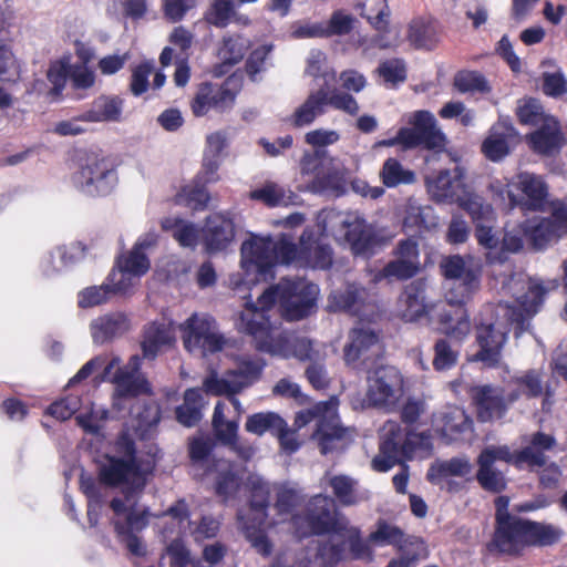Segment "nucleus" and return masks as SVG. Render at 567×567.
<instances>
[{
    "label": "nucleus",
    "instance_id": "15",
    "mask_svg": "<svg viewBox=\"0 0 567 567\" xmlns=\"http://www.w3.org/2000/svg\"><path fill=\"white\" fill-rule=\"evenodd\" d=\"M409 125L401 127L404 150L421 147L426 151H441L444 148L446 137L437 127V122L430 111H415L409 118Z\"/></svg>",
    "mask_w": 567,
    "mask_h": 567
},
{
    "label": "nucleus",
    "instance_id": "27",
    "mask_svg": "<svg viewBox=\"0 0 567 567\" xmlns=\"http://www.w3.org/2000/svg\"><path fill=\"white\" fill-rule=\"evenodd\" d=\"M429 194L436 203H458L464 187L463 175L458 168L442 169L433 177H426Z\"/></svg>",
    "mask_w": 567,
    "mask_h": 567
},
{
    "label": "nucleus",
    "instance_id": "57",
    "mask_svg": "<svg viewBox=\"0 0 567 567\" xmlns=\"http://www.w3.org/2000/svg\"><path fill=\"white\" fill-rule=\"evenodd\" d=\"M471 463L466 458L452 457L449 461L432 465L426 474L431 483L447 476H465L471 472Z\"/></svg>",
    "mask_w": 567,
    "mask_h": 567
},
{
    "label": "nucleus",
    "instance_id": "56",
    "mask_svg": "<svg viewBox=\"0 0 567 567\" xmlns=\"http://www.w3.org/2000/svg\"><path fill=\"white\" fill-rule=\"evenodd\" d=\"M162 228L166 231H173V238L182 247L195 248L198 240V233L192 223H184L181 218H165L162 221Z\"/></svg>",
    "mask_w": 567,
    "mask_h": 567
},
{
    "label": "nucleus",
    "instance_id": "14",
    "mask_svg": "<svg viewBox=\"0 0 567 567\" xmlns=\"http://www.w3.org/2000/svg\"><path fill=\"white\" fill-rule=\"evenodd\" d=\"M558 279H529L527 290L517 299V306L508 307L509 320L518 337L530 327V320L544 306L546 296L559 287Z\"/></svg>",
    "mask_w": 567,
    "mask_h": 567
},
{
    "label": "nucleus",
    "instance_id": "2",
    "mask_svg": "<svg viewBox=\"0 0 567 567\" xmlns=\"http://www.w3.org/2000/svg\"><path fill=\"white\" fill-rule=\"evenodd\" d=\"M440 270L444 278L461 281V298L450 299V309L441 312L439 317L441 331L461 343L471 332V320L465 302L480 288L482 267L474 265L472 258L466 262L461 255H450L442 258Z\"/></svg>",
    "mask_w": 567,
    "mask_h": 567
},
{
    "label": "nucleus",
    "instance_id": "29",
    "mask_svg": "<svg viewBox=\"0 0 567 567\" xmlns=\"http://www.w3.org/2000/svg\"><path fill=\"white\" fill-rule=\"evenodd\" d=\"M425 289L426 284L423 279L414 280L404 287L399 298L401 317L404 321H417L427 313Z\"/></svg>",
    "mask_w": 567,
    "mask_h": 567
},
{
    "label": "nucleus",
    "instance_id": "39",
    "mask_svg": "<svg viewBox=\"0 0 567 567\" xmlns=\"http://www.w3.org/2000/svg\"><path fill=\"white\" fill-rule=\"evenodd\" d=\"M326 112V87L321 86L311 92L306 101L296 109L291 116V124L295 127L310 125L315 120Z\"/></svg>",
    "mask_w": 567,
    "mask_h": 567
},
{
    "label": "nucleus",
    "instance_id": "3",
    "mask_svg": "<svg viewBox=\"0 0 567 567\" xmlns=\"http://www.w3.org/2000/svg\"><path fill=\"white\" fill-rule=\"evenodd\" d=\"M116 450L123 456L105 454L104 462L97 468V478L107 487H122L124 497L128 501L144 491L153 465L137 457L136 444L127 435H122L116 441Z\"/></svg>",
    "mask_w": 567,
    "mask_h": 567
},
{
    "label": "nucleus",
    "instance_id": "55",
    "mask_svg": "<svg viewBox=\"0 0 567 567\" xmlns=\"http://www.w3.org/2000/svg\"><path fill=\"white\" fill-rule=\"evenodd\" d=\"M239 524L245 538L251 544V547L262 557L270 556L272 544L265 532L266 524L250 520L239 522Z\"/></svg>",
    "mask_w": 567,
    "mask_h": 567
},
{
    "label": "nucleus",
    "instance_id": "50",
    "mask_svg": "<svg viewBox=\"0 0 567 567\" xmlns=\"http://www.w3.org/2000/svg\"><path fill=\"white\" fill-rule=\"evenodd\" d=\"M457 204L468 214L475 227L478 224L495 221V213L492 205L485 203L481 196L467 194Z\"/></svg>",
    "mask_w": 567,
    "mask_h": 567
},
{
    "label": "nucleus",
    "instance_id": "4",
    "mask_svg": "<svg viewBox=\"0 0 567 567\" xmlns=\"http://www.w3.org/2000/svg\"><path fill=\"white\" fill-rule=\"evenodd\" d=\"M316 429L311 434L322 455L333 452L338 444L350 440L349 429L343 426L338 414V400L331 398L299 411L293 421L295 430H300L311 422Z\"/></svg>",
    "mask_w": 567,
    "mask_h": 567
},
{
    "label": "nucleus",
    "instance_id": "44",
    "mask_svg": "<svg viewBox=\"0 0 567 567\" xmlns=\"http://www.w3.org/2000/svg\"><path fill=\"white\" fill-rule=\"evenodd\" d=\"M203 395L198 389H187L184 394V403L175 410L176 420L186 427L197 425L202 417Z\"/></svg>",
    "mask_w": 567,
    "mask_h": 567
},
{
    "label": "nucleus",
    "instance_id": "21",
    "mask_svg": "<svg viewBox=\"0 0 567 567\" xmlns=\"http://www.w3.org/2000/svg\"><path fill=\"white\" fill-rule=\"evenodd\" d=\"M517 189L522 197L508 193L509 206L523 212H544L549 196V187L543 176L523 172L517 175Z\"/></svg>",
    "mask_w": 567,
    "mask_h": 567
},
{
    "label": "nucleus",
    "instance_id": "47",
    "mask_svg": "<svg viewBox=\"0 0 567 567\" xmlns=\"http://www.w3.org/2000/svg\"><path fill=\"white\" fill-rule=\"evenodd\" d=\"M380 178L385 187L394 188L402 184H413L415 174L413 171L404 168L398 158L389 157L382 165Z\"/></svg>",
    "mask_w": 567,
    "mask_h": 567
},
{
    "label": "nucleus",
    "instance_id": "7",
    "mask_svg": "<svg viewBox=\"0 0 567 567\" xmlns=\"http://www.w3.org/2000/svg\"><path fill=\"white\" fill-rule=\"evenodd\" d=\"M243 274L230 277V286L234 290H240L241 286L249 287L261 280L272 277L274 240L270 237L252 236L243 243L240 248Z\"/></svg>",
    "mask_w": 567,
    "mask_h": 567
},
{
    "label": "nucleus",
    "instance_id": "45",
    "mask_svg": "<svg viewBox=\"0 0 567 567\" xmlns=\"http://www.w3.org/2000/svg\"><path fill=\"white\" fill-rule=\"evenodd\" d=\"M225 404L218 401L214 408L212 425L216 439L224 445L236 444L239 429V416L235 420L225 419Z\"/></svg>",
    "mask_w": 567,
    "mask_h": 567
},
{
    "label": "nucleus",
    "instance_id": "8",
    "mask_svg": "<svg viewBox=\"0 0 567 567\" xmlns=\"http://www.w3.org/2000/svg\"><path fill=\"white\" fill-rule=\"evenodd\" d=\"M72 181L87 196L105 197L115 189L118 176L110 158L91 153L80 159Z\"/></svg>",
    "mask_w": 567,
    "mask_h": 567
},
{
    "label": "nucleus",
    "instance_id": "28",
    "mask_svg": "<svg viewBox=\"0 0 567 567\" xmlns=\"http://www.w3.org/2000/svg\"><path fill=\"white\" fill-rule=\"evenodd\" d=\"M530 148L540 155H551L558 152L565 142L560 124L556 117H548L547 122L526 136Z\"/></svg>",
    "mask_w": 567,
    "mask_h": 567
},
{
    "label": "nucleus",
    "instance_id": "46",
    "mask_svg": "<svg viewBox=\"0 0 567 567\" xmlns=\"http://www.w3.org/2000/svg\"><path fill=\"white\" fill-rule=\"evenodd\" d=\"M249 385L235 370L227 371L224 378L212 375L204 381L205 390L215 395H236Z\"/></svg>",
    "mask_w": 567,
    "mask_h": 567
},
{
    "label": "nucleus",
    "instance_id": "13",
    "mask_svg": "<svg viewBox=\"0 0 567 567\" xmlns=\"http://www.w3.org/2000/svg\"><path fill=\"white\" fill-rule=\"evenodd\" d=\"M319 287L305 279L284 278L281 316L286 321H300L318 308Z\"/></svg>",
    "mask_w": 567,
    "mask_h": 567
},
{
    "label": "nucleus",
    "instance_id": "59",
    "mask_svg": "<svg viewBox=\"0 0 567 567\" xmlns=\"http://www.w3.org/2000/svg\"><path fill=\"white\" fill-rule=\"evenodd\" d=\"M114 382L125 392V394L131 396L152 394V386L146 378L135 375L124 369H118L115 372Z\"/></svg>",
    "mask_w": 567,
    "mask_h": 567
},
{
    "label": "nucleus",
    "instance_id": "23",
    "mask_svg": "<svg viewBox=\"0 0 567 567\" xmlns=\"http://www.w3.org/2000/svg\"><path fill=\"white\" fill-rule=\"evenodd\" d=\"M235 224L228 216L215 213L205 219L202 243L208 254L225 251L235 239Z\"/></svg>",
    "mask_w": 567,
    "mask_h": 567
},
{
    "label": "nucleus",
    "instance_id": "32",
    "mask_svg": "<svg viewBox=\"0 0 567 567\" xmlns=\"http://www.w3.org/2000/svg\"><path fill=\"white\" fill-rule=\"evenodd\" d=\"M122 105L123 100L118 96L101 95L92 102L91 109L78 115V118L91 123L117 121Z\"/></svg>",
    "mask_w": 567,
    "mask_h": 567
},
{
    "label": "nucleus",
    "instance_id": "31",
    "mask_svg": "<svg viewBox=\"0 0 567 567\" xmlns=\"http://www.w3.org/2000/svg\"><path fill=\"white\" fill-rule=\"evenodd\" d=\"M270 488L264 482H254L249 491L248 509L239 511L238 522L250 520L266 524L268 518V507L270 504Z\"/></svg>",
    "mask_w": 567,
    "mask_h": 567
},
{
    "label": "nucleus",
    "instance_id": "54",
    "mask_svg": "<svg viewBox=\"0 0 567 567\" xmlns=\"http://www.w3.org/2000/svg\"><path fill=\"white\" fill-rule=\"evenodd\" d=\"M474 235L477 244L486 250L485 257L488 264L504 262V255L497 251L501 246L498 237L493 231V223L478 224Z\"/></svg>",
    "mask_w": 567,
    "mask_h": 567
},
{
    "label": "nucleus",
    "instance_id": "53",
    "mask_svg": "<svg viewBox=\"0 0 567 567\" xmlns=\"http://www.w3.org/2000/svg\"><path fill=\"white\" fill-rule=\"evenodd\" d=\"M515 114L522 125L539 126L547 122L548 117H554L547 114L543 104L535 97L523 99L518 102Z\"/></svg>",
    "mask_w": 567,
    "mask_h": 567
},
{
    "label": "nucleus",
    "instance_id": "41",
    "mask_svg": "<svg viewBox=\"0 0 567 567\" xmlns=\"http://www.w3.org/2000/svg\"><path fill=\"white\" fill-rule=\"evenodd\" d=\"M346 240L355 256H369L373 252L375 236L364 220H355L348 225Z\"/></svg>",
    "mask_w": 567,
    "mask_h": 567
},
{
    "label": "nucleus",
    "instance_id": "12",
    "mask_svg": "<svg viewBox=\"0 0 567 567\" xmlns=\"http://www.w3.org/2000/svg\"><path fill=\"white\" fill-rule=\"evenodd\" d=\"M181 329L184 347L189 352L214 354L221 351L226 344V339L218 332L217 322L212 316L193 313Z\"/></svg>",
    "mask_w": 567,
    "mask_h": 567
},
{
    "label": "nucleus",
    "instance_id": "20",
    "mask_svg": "<svg viewBox=\"0 0 567 567\" xmlns=\"http://www.w3.org/2000/svg\"><path fill=\"white\" fill-rule=\"evenodd\" d=\"M392 254L394 259L379 271L378 279L408 280L420 271V249L414 238L399 240Z\"/></svg>",
    "mask_w": 567,
    "mask_h": 567
},
{
    "label": "nucleus",
    "instance_id": "18",
    "mask_svg": "<svg viewBox=\"0 0 567 567\" xmlns=\"http://www.w3.org/2000/svg\"><path fill=\"white\" fill-rule=\"evenodd\" d=\"M368 380L367 399L372 406L393 405L403 393V377L394 367L381 365Z\"/></svg>",
    "mask_w": 567,
    "mask_h": 567
},
{
    "label": "nucleus",
    "instance_id": "43",
    "mask_svg": "<svg viewBox=\"0 0 567 567\" xmlns=\"http://www.w3.org/2000/svg\"><path fill=\"white\" fill-rule=\"evenodd\" d=\"M453 87L461 94H481L491 93L492 86L486 76L476 70H460L454 74Z\"/></svg>",
    "mask_w": 567,
    "mask_h": 567
},
{
    "label": "nucleus",
    "instance_id": "49",
    "mask_svg": "<svg viewBox=\"0 0 567 567\" xmlns=\"http://www.w3.org/2000/svg\"><path fill=\"white\" fill-rule=\"evenodd\" d=\"M284 421L285 420L276 412H258L247 417L245 430L258 436L267 432L276 436L278 430H282Z\"/></svg>",
    "mask_w": 567,
    "mask_h": 567
},
{
    "label": "nucleus",
    "instance_id": "60",
    "mask_svg": "<svg viewBox=\"0 0 567 567\" xmlns=\"http://www.w3.org/2000/svg\"><path fill=\"white\" fill-rule=\"evenodd\" d=\"M408 40L415 49L431 50L436 43L433 27L421 19H415L410 23Z\"/></svg>",
    "mask_w": 567,
    "mask_h": 567
},
{
    "label": "nucleus",
    "instance_id": "61",
    "mask_svg": "<svg viewBox=\"0 0 567 567\" xmlns=\"http://www.w3.org/2000/svg\"><path fill=\"white\" fill-rule=\"evenodd\" d=\"M249 198L260 202L267 207L287 206L286 190L276 183L267 182L249 193Z\"/></svg>",
    "mask_w": 567,
    "mask_h": 567
},
{
    "label": "nucleus",
    "instance_id": "38",
    "mask_svg": "<svg viewBox=\"0 0 567 567\" xmlns=\"http://www.w3.org/2000/svg\"><path fill=\"white\" fill-rule=\"evenodd\" d=\"M477 471L475 480L480 487L491 494H497L501 496L503 492L507 489L508 480L505 472L496 467V465L476 457Z\"/></svg>",
    "mask_w": 567,
    "mask_h": 567
},
{
    "label": "nucleus",
    "instance_id": "24",
    "mask_svg": "<svg viewBox=\"0 0 567 567\" xmlns=\"http://www.w3.org/2000/svg\"><path fill=\"white\" fill-rule=\"evenodd\" d=\"M300 264L312 269H330L333 264V250L313 228L307 227L300 236Z\"/></svg>",
    "mask_w": 567,
    "mask_h": 567
},
{
    "label": "nucleus",
    "instance_id": "30",
    "mask_svg": "<svg viewBox=\"0 0 567 567\" xmlns=\"http://www.w3.org/2000/svg\"><path fill=\"white\" fill-rule=\"evenodd\" d=\"M519 228L533 248L540 250L559 237L557 223L550 217H536L520 223Z\"/></svg>",
    "mask_w": 567,
    "mask_h": 567
},
{
    "label": "nucleus",
    "instance_id": "33",
    "mask_svg": "<svg viewBox=\"0 0 567 567\" xmlns=\"http://www.w3.org/2000/svg\"><path fill=\"white\" fill-rule=\"evenodd\" d=\"M410 537L417 536L406 534L400 526L391 524L384 518H379L375 523L374 530L368 536V543L379 547L392 546L399 551V547H404Z\"/></svg>",
    "mask_w": 567,
    "mask_h": 567
},
{
    "label": "nucleus",
    "instance_id": "35",
    "mask_svg": "<svg viewBox=\"0 0 567 567\" xmlns=\"http://www.w3.org/2000/svg\"><path fill=\"white\" fill-rule=\"evenodd\" d=\"M511 384L514 389L509 391V401L514 403L522 396L537 399L544 393L543 373L536 369H529L520 375L513 377Z\"/></svg>",
    "mask_w": 567,
    "mask_h": 567
},
{
    "label": "nucleus",
    "instance_id": "40",
    "mask_svg": "<svg viewBox=\"0 0 567 567\" xmlns=\"http://www.w3.org/2000/svg\"><path fill=\"white\" fill-rule=\"evenodd\" d=\"M430 556L426 542L422 537H410L404 547H399L396 556L392 557L385 567H417Z\"/></svg>",
    "mask_w": 567,
    "mask_h": 567
},
{
    "label": "nucleus",
    "instance_id": "48",
    "mask_svg": "<svg viewBox=\"0 0 567 567\" xmlns=\"http://www.w3.org/2000/svg\"><path fill=\"white\" fill-rule=\"evenodd\" d=\"M361 16L380 33L390 32V9L386 0H365Z\"/></svg>",
    "mask_w": 567,
    "mask_h": 567
},
{
    "label": "nucleus",
    "instance_id": "36",
    "mask_svg": "<svg viewBox=\"0 0 567 567\" xmlns=\"http://www.w3.org/2000/svg\"><path fill=\"white\" fill-rule=\"evenodd\" d=\"M114 270L107 276L110 284L92 286L81 290L78 295V306L82 309L100 306L109 300L111 295L123 292L126 285L123 280L114 282Z\"/></svg>",
    "mask_w": 567,
    "mask_h": 567
},
{
    "label": "nucleus",
    "instance_id": "52",
    "mask_svg": "<svg viewBox=\"0 0 567 567\" xmlns=\"http://www.w3.org/2000/svg\"><path fill=\"white\" fill-rule=\"evenodd\" d=\"M207 185L194 178L190 185L182 187L176 195V203L193 210H204L210 199Z\"/></svg>",
    "mask_w": 567,
    "mask_h": 567
},
{
    "label": "nucleus",
    "instance_id": "16",
    "mask_svg": "<svg viewBox=\"0 0 567 567\" xmlns=\"http://www.w3.org/2000/svg\"><path fill=\"white\" fill-rule=\"evenodd\" d=\"M254 347L260 352L285 359L295 358L300 362L316 361L319 358L312 340L298 334L296 331H281L277 336H272V332H270L257 341Z\"/></svg>",
    "mask_w": 567,
    "mask_h": 567
},
{
    "label": "nucleus",
    "instance_id": "19",
    "mask_svg": "<svg viewBox=\"0 0 567 567\" xmlns=\"http://www.w3.org/2000/svg\"><path fill=\"white\" fill-rule=\"evenodd\" d=\"M470 395L475 406L476 417L483 423L503 419L514 403L509 401V392L506 394L503 386L495 384L472 386Z\"/></svg>",
    "mask_w": 567,
    "mask_h": 567
},
{
    "label": "nucleus",
    "instance_id": "37",
    "mask_svg": "<svg viewBox=\"0 0 567 567\" xmlns=\"http://www.w3.org/2000/svg\"><path fill=\"white\" fill-rule=\"evenodd\" d=\"M174 341L171 329L165 323L151 322L143 332L141 348L143 358L154 360L163 347Z\"/></svg>",
    "mask_w": 567,
    "mask_h": 567
},
{
    "label": "nucleus",
    "instance_id": "10",
    "mask_svg": "<svg viewBox=\"0 0 567 567\" xmlns=\"http://www.w3.org/2000/svg\"><path fill=\"white\" fill-rule=\"evenodd\" d=\"M383 351L380 331L361 324L349 331L348 342L343 348V360L347 365L354 369L369 370L382 357Z\"/></svg>",
    "mask_w": 567,
    "mask_h": 567
},
{
    "label": "nucleus",
    "instance_id": "51",
    "mask_svg": "<svg viewBox=\"0 0 567 567\" xmlns=\"http://www.w3.org/2000/svg\"><path fill=\"white\" fill-rule=\"evenodd\" d=\"M128 329L130 320L124 313H112L100 319L93 338L95 341L105 342L125 333Z\"/></svg>",
    "mask_w": 567,
    "mask_h": 567
},
{
    "label": "nucleus",
    "instance_id": "26",
    "mask_svg": "<svg viewBox=\"0 0 567 567\" xmlns=\"http://www.w3.org/2000/svg\"><path fill=\"white\" fill-rule=\"evenodd\" d=\"M518 133L509 120L499 118L488 130L481 145V152L491 162H501L511 153V142Z\"/></svg>",
    "mask_w": 567,
    "mask_h": 567
},
{
    "label": "nucleus",
    "instance_id": "25",
    "mask_svg": "<svg viewBox=\"0 0 567 567\" xmlns=\"http://www.w3.org/2000/svg\"><path fill=\"white\" fill-rule=\"evenodd\" d=\"M478 457L495 465L497 461L514 465L520 470L524 464L529 467H543L546 464V455L540 451H534L532 447L512 452L507 445H489L484 447Z\"/></svg>",
    "mask_w": 567,
    "mask_h": 567
},
{
    "label": "nucleus",
    "instance_id": "6",
    "mask_svg": "<svg viewBox=\"0 0 567 567\" xmlns=\"http://www.w3.org/2000/svg\"><path fill=\"white\" fill-rule=\"evenodd\" d=\"M296 535L299 538L323 535H343L347 530L348 518L337 511L333 499L323 494L310 498L301 513L290 518Z\"/></svg>",
    "mask_w": 567,
    "mask_h": 567
},
{
    "label": "nucleus",
    "instance_id": "9",
    "mask_svg": "<svg viewBox=\"0 0 567 567\" xmlns=\"http://www.w3.org/2000/svg\"><path fill=\"white\" fill-rule=\"evenodd\" d=\"M284 278L268 287L257 299V303L248 300L240 312L238 330L251 337L254 344L272 332L269 310L279 303L281 308Z\"/></svg>",
    "mask_w": 567,
    "mask_h": 567
},
{
    "label": "nucleus",
    "instance_id": "42",
    "mask_svg": "<svg viewBox=\"0 0 567 567\" xmlns=\"http://www.w3.org/2000/svg\"><path fill=\"white\" fill-rule=\"evenodd\" d=\"M250 47V40L241 34L224 35L218 48V58L223 65L234 66L244 59Z\"/></svg>",
    "mask_w": 567,
    "mask_h": 567
},
{
    "label": "nucleus",
    "instance_id": "63",
    "mask_svg": "<svg viewBox=\"0 0 567 567\" xmlns=\"http://www.w3.org/2000/svg\"><path fill=\"white\" fill-rule=\"evenodd\" d=\"M434 358L432 361L435 371L450 370L456 365L458 359V350L453 349L447 339H439L434 343Z\"/></svg>",
    "mask_w": 567,
    "mask_h": 567
},
{
    "label": "nucleus",
    "instance_id": "34",
    "mask_svg": "<svg viewBox=\"0 0 567 567\" xmlns=\"http://www.w3.org/2000/svg\"><path fill=\"white\" fill-rule=\"evenodd\" d=\"M150 243L137 241L130 251L117 257L115 267L123 276H144L151 268V261L144 252Z\"/></svg>",
    "mask_w": 567,
    "mask_h": 567
},
{
    "label": "nucleus",
    "instance_id": "64",
    "mask_svg": "<svg viewBox=\"0 0 567 567\" xmlns=\"http://www.w3.org/2000/svg\"><path fill=\"white\" fill-rule=\"evenodd\" d=\"M329 485L336 498L343 506H351L358 503L355 494V481L347 475H336L330 478Z\"/></svg>",
    "mask_w": 567,
    "mask_h": 567
},
{
    "label": "nucleus",
    "instance_id": "11",
    "mask_svg": "<svg viewBox=\"0 0 567 567\" xmlns=\"http://www.w3.org/2000/svg\"><path fill=\"white\" fill-rule=\"evenodd\" d=\"M240 87L241 79L236 74L229 75L223 84L203 82L190 101V110L196 117L210 111L223 113L234 106Z\"/></svg>",
    "mask_w": 567,
    "mask_h": 567
},
{
    "label": "nucleus",
    "instance_id": "58",
    "mask_svg": "<svg viewBox=\"0 0 567 567\" xmlns=\"http://www.w3.org/2000/svg\"><path fill=\"white\" fill-rule=\"evenodd\" d=\"M305 502V496L296 488L280 485L276 491L274 507L279 517L295 515L293 511L300 507Z\"/></svg>",
    "mask_w": 567,
    "mask_h": 567
},
{
    "label": "nucleus",
    "instance_id": "17",
    "mask_svg": "<svg viewBox=\"0 0 567 567\" xmlns=\"http://www.w3.org/2000/svg\"><path fill=\"white\" fill-rule=\"evenodd\" d=\"M475 342L478 350L472 361L481 362L484 368L497 369L503 360V349L507 342V331L496 322H480L475 326Z\"/></svg>",
    "mask_w": 567,
    "mask_h": 567
},
{
    "label": "nucleus",
    "instance_id": "62",
    "mask_svg": "<svg viewBox=\"0 0 567 567\" xmlns=\"http://www.w3.org/2000/svg\"><path fill=\"white\" fill-rule=\"evenodd\" d=\"M235 16V2L233 0H214L206 11L205 21L216 28H226Z\"/></svg>",
    "mask_w": 567,
    "mask_h": 567
},
{
    "label": "nucleus",
    "instance_id": "1",
    "mask_svg": "<svg viewBox=\"0 0 567 567\" xmlns=\"http://www.w3.org/2000/svg\"><path fill=\"white\" fill-rule=\"evenodd\" d=\"M494 505V532L487 544L489 551L518 557L526 548L549 547L564 536V530L558 526L509 513V497L506 495L497 496Z\"/></svg>",
    "mask_w": 567,
    "mask_h": 567
},
{
    "label": "nucleus",
    "instance_id": "5",
    "mask_svg": "<svg viewBox=\"0 0 567 567\" xmlns=\"http://www.w3.org/2000/svg\"><path fill=\"white\" fill-rule=\"evenodd\" d=\"M429 432L416 433L395 421H388L379 445V454L372 460V468L384 473L402 460H412L417 450L430 446Z\"/></svg>",
    "mask_w": 567,
    "mask_h": 567
},
{
    "label": "nucleus",
    "instance_id": "22",
    "mask_svg": "<svg viewBox=\"0 0 567 567\" xmlns=\"http://www.w3.org/2000/svg\"><path fill=\"white\" fill-rule=\"evenodd\" d=\"M434 431L447 444L463 443L471 441L474 423L464 409L450 405L435 416Z\"/></svg>",
    "mask_w": 567,
    "mask_h": 567
}]
</instances>
